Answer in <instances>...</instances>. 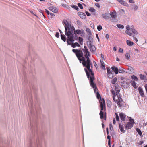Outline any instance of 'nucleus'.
Returning a JSON list of instances; mask_svg holds the SVG:
<instances>
[{
    "label": "nucleus",
    "mask_w": 147,
    "mask_h": 147,
    "mask_svg": "<svg viewBox=\"0 0 147 147\" xmlns=\"http://www.w3.org/2000/svg\"><path fill=\"white\" fill-rule=\"evenodd\" d=\"M140 79L141 80L146 79V76L144 75L140 74Z\"/></svg>",
    "instance_id": "b1692460"
},
{
    "label": "nucleus",
    "mask_w": 147,
    "mask_h": 147,
    "mask_svg": "<svg viewBox=\"0 0 147 147\" xmlns=\"http://www.w3.org/2000/svg\"><path fill=\"white\" fill-rule=\"evenodd\" d=\"M129 121H130L131 123L133 124H134V122L133 119H132L131 117H129Z\"/></svg>",
    "instance_id": "72a5a7b5"
},
{
    "label": "nucleus",
    "mask_w": 147,
    "mask_h": 147,
    "mask_svg": "<svg viewBox=\"0 0 147 147\" xmlns=\"http://www.w3.org/2000/svg\"><path fill=\"white\" fill-rule=\"evenodd\" d=\"M116 115V120L117 121H119V118L118 115L117 113H115Z\"/></svg>",
    "instance_id": "c9c22d12"
},
{
    "label": "nucleus",
    "mask_w": 147,
    "mask_h": 147,
    "mask_svg": "<svg viewBox=\"0 0 147 147\" xmlns=\"http://www.w3.org/2000/svg\"><path fill=\"white\" fill-rule=\"evenodd\" d=\"M105 37L107 39H108L109 37V35L108 34H106Z\"/></svg>",
    "instance_id": "6e6d98bb"
},
{
    "label": "nucleus",
    "mask_w": 147,
    "mask_h": 147,
    "mask_svg": "<svg viewBox=\"0 0 147 147\" xmlns=\"http://www.w3.org/2000/svg\"><path fill=\"white\" fill-rule=\"evenodd\" d=\"M126 28L127 30L125 31V33L130 36H132V34L130 32L131 29V28H130V26L129 25H127L126 26Z\"/></svg>",
    "instance_id": "0eeeda50"
},
{
    "label": "nucleus",
    "mask_w": 147,
    "mask_h": 147,
    "mask_svg": "<svg viewBox=\"0 0 147 147\" xmlns=\"http://www.w3.org/2000/svg\"><path fill=\"white\" fill-rule=\"evenodd\" d=\"M107 138L108 139V141H111V136L109 135H108L107 136Z\"/></svg>",
    "instance_id": "de8ad7c7"
},
{
    "label": "nucleus",
    "mask_w": 147,
    "mask_h": 147,
    "mask_svg": "<svg viewBox=\"0 0 147 147\" xmlns=\"http://www.w3.org/2000/svg\"><path fill=\"white\" fill-rule=\"evenodd\" d=\"M72 51L75 53L80 63H82L83 66L86 67L89 71H92L93 65L89 58L90 53L86 46H84V48L82 50L74 49Z\"/></svg>",
    "instance_id": "f257e3e1"
},
{
    "label": "nucleus",
    "mask_w": 147,
    "mask_h": 147,
    "mask_svg": "<svg viewBox=\"0 0 147 147\" xmlns=\"http://www.w3.org/2000/svg\"><path fill=\"white\" fill-rule=\"evenodd\" d=\"M111 92L113 95V98L114 101L117 103V105L120 107H122V102L123 100L120 97H119L118 95L117 96L115 95V94L114 91L112 90Z\"/></svg>",
    "instance_id": "39448f33"
},
{
    "label": "nucleus",
    "mask_w": 147,
    "mask_h": 147,
    "mask_svg": "<svg viewBox=\"0 0 147 147\" xmlns=\"http://www.w3.org/2000/svg\"><path fill=\"white\" fill-rule=\"evenodd\" d=\"M130 57V55L129 53H127L125 54V57L126 59L129 60Z\"/></svg>",
    "instance_id": "393cba45"
},
{
    "label": "nucleus",
    "mask_w": 147,
    "mask_h": 147,
    "mask_svg": "<svg viewBox=\"0 0 147 147\" xmlns=\"http://www.w3.org/2000/svg\"><path fill=\"white\" fill-rule=\"evenodd\" d=\"M61 39L64 42L66 41V38L65 36L64 35L61 34Z\"/></svg>",
    "instance_id": "412c9836"
},
{
    "label": "nucleus",
    "mask_w": 147,
    "mask_h": 147,
    "mask_svg": "<svg viewBox=\"0 0 147 147\" xmlns=\"http://www.w3.org/2000/svg\"><path fill=\"white\" fill-rule=\"evenodd\" d=\"M117 26L119 28L123 29L124 28L123 26L121 24H117Z\"/></svg>",
    "instance_id": "7c9ffc66"
},
{
    "label": "nucleus",
    "mask_w": 147,
    "mask_h": 147,
    "mask_svg": "<svg viewBox=\"0 0 147 147\" xmlns=\"http://www.w3.org/2000/svg\"><path fill=\"white\" fill-rule=\"evenodd\" d=\"M115 91L117 92H116V94L117 95V94H118L119 93L120 91V87L119 86L117 85L115 86Z\"/></svg>",
    "instance_id": "ddd939ff"
},
{
    "label": "nucleus",
    "mask_w": 147,
    "mask_h": 147,
    "mask_svg": "<svg viewBox=\"0 0 147 147\" xmlns=\"http://www.w3.org/2000/svg\"><path fill=\"white\" fill-rule=\"evenodd\" d=\"M143 143V142L142 141H140L139 142V144L140 145H141Z\"/></svg>",
    "instance_id": "052dcab7"
},
{
    "label": "nucleus",
    "mask_w": 147,
    "mask_h": 147,
    "mask_svg": "<svg viewBox=\"0 0 147 147\" xmlns=\"http://www.w3.org/2000/svg\"><path fill=\"white\" fill-rule=\"evenodd\" d=\"M107 74L111 72V71L110 69V68L108 67V68H107Z\"/></svg>",
    "instance_id": "a19ab883"
},
{
    "label": "nucleus",
    "mask_w": 147,
    "mask_h": 147,
    "mask_svg": "<svg viewBox=\"0 0 147 147\" xmlns=\"http://www.w3.org/2000/svg\"><path fill=\"white\" fill-rule=\"evenodd\" d=\"M119 73H122L124 72V71L121 68L119 69Z\"/></svg>",
    "instance_id": "79ce46f5"
},
{
    "label": "nucleus",
    "mask_w": 147,
    "mask_h": 147,
    "mask_svg": "<svg viewBox=\"0 0 147 147\" xmlns=\"http://www.w3.org/2000/svg\"><path fill=\"white\" fill-rule=\"evenodd\" d=\"M86 31L89 34H91V31L89 28H86Z\"/></svg>",
    "instance_id": "58836bf2"
},
{
    "label": "nucleus",
    "mask_w": 147,
    "mask_h": 147,
    "mask_svg": "<svg viewBox=\"0 0 147 147\" xmlns=\"http://www.w3.org/2000/svg\"><path fill=\"white\" fill-rule=\"evenodd\" d=\"M78 7L81 9H83V7L82 6V5L80 3H78Z\"/></svg>",
    "instance_id": "4c0bfd02"
},
{
    "label": "nucleus",
    "mask_w": 147,
    "mask_h": 147,
    "mask_svg": "<svg viewBox=\"0 0 147 147\" xmlns=\"http://www.w3.org/2000/svg\"><path fill=\"white\" fill-rule=\"evenodd\" d=\"M97 98L99 99L100 98V106L101 110L99 113L100 118L101 119H103L105 121L106 119V114L105 112V104L104 99L103 98L102 101L100 96L98 92H96Z\"/></svg>",
    "instance_id": "7ed1b4c3"
},
{
    "label": "nucleus",
    "mask_w": 147,
    "mask_h": 147,
    "mask_svg": "<svg viewBox=\"0 0 147 147\" xmlns=\"http://www.w3.org/2000/svg\"><path fill=\"white\" fill-rule=\"evenodd\" d=\"M136 131L138 133L139 135L141 136L142 134V133L140 130L139 129L137 128L136 129Z\"/></svg>",
    "instance_id": "c756f323"
},
{
    "label": "nucleus",
    "mask_w": 147,
    "mask_h": 147,
    "mask_svg": "<svg viewBox=\"0 0 147 147\" xmlns=\"http://www.w3.org/2000/svg\"><path fill=\"white\" fill-rule=\"evenodd\" d=\"M113 50L114 51H116V50H117V49H116V47H113Z\"/></svg>",
    "instance_id": "69168bd1"
},
{
    "label": "nucleus",
    "mask_w": 147,
    "mask_h": 147,
    "mask_svg": "<svg viewBox=\"0 0 147 147\" xmlns=\"http://www.w3.org/2000/svg\"><path fill=\"white\" fill-rule=\"evenodd\" d=\"M45 11L48 15H49L50 14L49 12L47 9H45Z\"/></svg>",
    "instance_id": "8fccbe9b"
},
{
    "label": "nucleus",
    "mask_w": 147,
    "mask_h": 147,
    "mask_svg": "<svg viewBox=\"0 0 147 147\" xmlns=\"http://www.w3.org/2000/svg\"><path fill=\"white\" fill-rule=\"evenodd\" d=\"M79 16L82 19H85L86 17L85 14L82 12L80 13Z\"/></svg>",
    "instance_id": "dca6fc26"
},
{
    "label": "nucleus",
    "mask_w": 147,
    "mask_h": 147,
    "mask_svg": "<svg viewBox=\"0 0 147 147\" xmlns=\"http://www.w3.org/2000/svg\"><path fill=\"white\" fill-rule=\"evenodd\" d=\"M119 52H121L122 53L123 52V49H122V48H120L119 49Z\"/></svg>",
    "instance_id": "4d7b16f0"
},
{
    "label": "nucleus",
    "mask_w": 147,
    "mask_h": 147,
    "mask_svg": "<svg viewBox=\"0 0 147 147\" xmlns=\"http://www.w3.org/2000/svg\"><path fill=\"white\" fill-rule=\"evenodd\" d=\"M109 129L111 131H112L113 129V126L111 123H110L109 124Z\"/></svg>",
    "instance_id": "ea45409f"
},
{
    "label": "nucleus",
    "mask_w": 147,
    "mask_h": 147,
    "mask_svg": "<svg viewBox=\"0 0 147 147\" xmlns=\"http://www.w3.org/2000/svg\"><path fill=\"white\" fill-rule=\"evenodd\" d=\"M117 78L116 77H115L113 79L111 80V83L112 84H115L117 81Z\"/></svg>",
    "instance_id": "a878e982"
},
{
    "label": "nucleus",
    "mask_w": 147,
    "mask_h": 147,
    "mask_svg": "<svg viewBox=\"0 0 147 147\" xmlns=\"http://www.w3.org/2000/svg\"><path fill=\"white\" fill-rule=\"evenodd\" d=\"M108 144L109 147H111V141H108Z\"/></svg>",
    "instance_id": "13d9d810"
},
{
    "label": "nucleus",
    "mask_w": 147,
    "mask_h": 147,
    "mask_svg": "<svg viewBox=\"0 0 147 147\" xmlns=\"http://www.w3.org/2000/svg\"><path fill=\"white\" fill-rule=\"evenodd\" d=\"M129 2L130 3H134V1L133 0H129Z\"/></svg>",
    "instance_id": "bf43d9fd"
},
{
    "label": "nucleus",
    "mask_w": 147,
    "mask_h": 147,
    "mask_svg": "<svg viewBox=\"0 0 147 147\" xmlns=\"http://www.w3.org/2000/svg\"><path fill=\"white\" fill-rule=\"evenodd\" d=\"M83 39L82 38L80 37H79V43H80V44H81L82 45V43H83Z\"/></svg>",
    "instance_id": "bb28decb"
},
{
    "label": "nucleus",
    "mask_w": 147,
    "mask_h": 147,
    "mask_svg": "<svg viewBox=\"0 0 147 147\" xmlns=\"http://www.w3.org/2000/svg\"><path fill=\"white\" fill-rule=\"evenodd\" d=\"M84 70L86 73L87 77L88 79H90V84L92 88L94 89V91L95 92L98 90V89L96 87V84L94 83L93 81L94 80V74L92 71L88 72L87 69L84 68Z\"/></svg>",
    "instance_id": "20e7f679"
},
{
    "label": "nucleus",
    "mask_w": 147,
    "mask_h": 147,
    "mask_svg": "<svg viewBox=\"0 0 147 147\" xmlns=\"http://www.w3.org/2000/svg\"><path fill=\"white\" fill-rule=\"evenodd\" d=\"M98 30L99 31H100L102 28V27L101 25H99L97 27Z\"/></svg>",
    "instance_id": "e433bc0d"
},
{
    "label": "nucleus",
    "mask_w": 147,
    "mask_h": 147,
    "mask_svg": "<svg viewBox=\"0 0 147 147\" xmlns=\"http://www.w3.org/2000/svg\"><path fill=\"white\" fill-rule=\"evenodd\" d=\"M134 50L135 51L138 53L139 52V50L137 49H135Z\"/></svg>",
    "instance_id": "774afa93"
},
{
    "label": "nucleus",
    "mask_w": 147,
    "mask_h": 147,
    "mask_svg": "<svg viewBox=\"0 0 147 147\" xmlns=\"http://www.w3.org/2000/svg\"><path fill=\"white\" fill-rule=\"evenodd\" d=\"M107 14H103L102 15V16L104 19H107L109 18V17L108 16H107Z\"/></svg>",
    "instance_id": "cd10ccee"
},
{
    "label": "nucleus",
    "mask_w": 147,
    "mask_h": 147,
    "mask_svg": "<svg viewBox=\"0 0 147 147\" xmlns=\"http://www.w3.org/2000/svg\"><path fill=\"white\" fill-rule=\"evenodd\" d=\"M86 13L88 16H89L90 15V14L87 11L86 12Z\"/></svg>",
    "instance_id": "603ef678"
},
{
    "label": "nucleus",
    "mask_w": 147,
    "mask_h": 147,
    "mask_svg": "<svg viewBox=\"0 0 147 147\" xmlns=\"http://www.w3.org/2000/svg\"><path fill=\"white\" fill-rule=\"evenodd\" d=\"M71 46L73 48H74L76 47L75 45V43H72V44L71 45Z\"/></svg>",
    "instance_id": "5fc2aeb1"
},
{
    "label": "nucleus",
    "mask_w": 147,
    "mask_h": 147,
    "mask_svg": "<svg viewBox=\"0 0 147 147\" xmlns=\"http://www.w3.org/2000/svg\"><path fill=\"white\" fill-rule=\"evenodd\" d=\"M133 39L135 40L136 42H137L138 41V40L137 39V38L135 37L134 36H133Z\"/></svg>",
    "instance_id": "a18cd8bd"
},
{
    "label": "nucleus",
    "mask_w": 147,
    "mask_h": 147,
    "mask_svg": "<svg viewBox=\"0 0 147 147\" xmlns=\"http://www.w3.org/2000/svg\"><path fill=\"white\" fill-rule=\"evenodd\" d=\"M113 123L114 124H115V123H116V121H115V118H114L113 119Z\"/></svg>",
    "instance_id": "864d4df0"
},
{
    "label": "nucleus",
    "mask_w": 147,
    "mask_h": 147,
    "mask_svg": "<svg viewBox=\"0 0 147 147\" xmlns=\"http://www.w3.org/2000/svg\"><path fill=\"white\" fill-rule=\"evenodd\" d=\"M75 46H77L79 47H80V45L77 42H76L75 43Z\"/></svg>",
    "instance_id": "37998d69"
},
{
    "label": "nucleus",
    "mask_w": 147,
    "mask_h": 147,
    "mask_svg": "<svg viewBox=\"0 0 147 147\" xmlns=\"http://www.w3.org/2000/svg\"><path fill=\"white\" fill-rule=\"evenodd\" d=\"M96 5L97 7L98 8H100V6L99 4L98 3H97L96 4Z\"/></svg>",
    "instance_id": "e2e57ef3"
},
{
    "label": "nucleus",
    "mask_w": 147,
    "mask_h": 147,
    "mask_svg": "<svg viewBox=\"0 0 147 147\" xmlns=\"http://www.w3.org/2000/svg\"><path fill=\"white\" fill-rule=\"evenodd\" d=\"M138 9V7L136 5H135L134 7V10H136L137 9Z\"/></svg>",
    "instance_id": "09e8293b"
},
{
    "label": "nucleus",
    "mask_w": 147,
    "mask_h": 147,
    "mask_svg": "<svg viewBox=\"0 0 147 147\" xmlns=\"http://www.w3.org/2000/svg\"><path fill=\"white\" fill-rule=\"evenodd\" d=\"M49 9L50 10L55 13H56L58 11L56 7L53 6L49 7Z\"/></svg>",
    "instance_id": "1a4fd4ad"
},
{
    "label": "nucleus",
    "mask_w": 147,
    "mask_h": 147,
    "mask_svg": "<svg viewBox=\"0 0 147 147\" xmlns=\"http://www.w3.org/2000/svg\"><path fill=\"white\" fill-rule=\"evenodd\" d=\"M89 11L90 12H94L96 11L95 9L93 7H91L89 9Z\"/></svg>",
    "instance_id": "473e14b6"
},
{
    "label": "nucleus",
    "mask_w": 147,
    "mask_h": 147,
    "mask_svg": "<svg viewBox=\"0 0 147 147\" xmlns=\"http://www.w3.org/2000/svg\"><path fill=\"white\" fill-rule=\"evenodd\" d=\"M96 37L97 39H98V41H99V37L98 36V35L97 34H96Z\"/></svg>",
    "instance_id": "0e129e2a"
},
{
    "label": "nucleus",
    "mask_w": 147,
    "mask_h": 147,
    "mask_svg": "<svg viewBox=\"0 0 147 147\" xmlns=\"http://www.w3.org/2000/svg\"><path fill=\"white\" fill-rule=\"evenodd\" d=\"M131 31L135 35H137L138 34V33L134 29L133 26H131Z\"/></svg>",
    "instance_id": "2eb2a0df"
},
{
    "label": "nucleus",
    "mask_w": 147,
    "mask_h": 147,
    "mask_svg": "<svg viewBox=\"0 0 147 147\" xmlns=\"http://www.w3.org/2000/svg\"><path fill=\"white\" fill-rule=\"evenodd\" d=\"M108 74V76L109 78H110L111 79L112 78H113V75L112 72L109 73V74Z\"/></svg>",
    "instance_id": "c85d7f7f"
},
{
    "label": "nucleus",
    "mask_w": 147,
    "mask_h": 147,
    "mask_svg": "<svg viewBox=\"0 0 147 147\" xmlns=\"http://www.w3.org/2000/svg\"><path fill=\"white\" fill-rule=\"evenodd\" d=\"M145 88L146 89V91L147 92V84L145 86Z\"/></svg>",
    "instance_id": "338daca9"
},
{
    "label": "nucleus",
    "mask_w": 147,
    "mask_h": 147,
    "mask_svg": "<svg viewBox=\"0 0 147 147\" xmlns=\"http://www.w3.org/2000/svg\"><path fill=\"white\" fill-rule=\"evenodd\" d=\"M76 32V33L78 34H80L82 33L81 31L80 30H77Z\"/></svg>",
    "instance_id": "f704fd0d"
},
{
    "label": "nucleus",
    "mask_w": 147,
    "mask_h": 147,
    "mask_svg": "<svg viewBox=\"0 0 147 147\" xmlns=\"http://www.w3.org/2000/svg\"><path fill=\"white\" fill-rule=\"evenodd\" d=\"M110 14L112 18H114L116 17V14L115 12H112Z\"/></svg>",
    "instance_id": "4be33fe9"
},
{
    "label": "nucleus",
    "mask_w": 147,
    "mask_h": 147,
    "mask_svg": "<svg viewBox=\"0 0 147 147\" xmlns=\"http://www.w3.org/2000/svg\"><path fill=\"white\" fill-rule=\"evenodd\" d=\"M63 24L64 25L65 34L68 38L67 40V45H71L72 43L69 42V41L73 42L74 41L73 34L74 32V34H75L74 27L73 26H72L71 24L68 22L66 20H63Z\"/></svg>",
    "instance_id": "f03ea898"
},
{
    "label": "nucleus",
    "mask_w": 147,
    "mask_h": 147,
    "mask_svg": "<svg viewBox=\"0 0 147 147\" xmlns=\"http://www.w3.org/2000/svg\"><path fill=\"white\" fill-rule=\"evenodd\" d=\"M101 57L102 58V59H101L100 60H103V61L105 59L104 58V56L102 54V53L101 54Z\"/></svg>",
    "instance_id": "c03bdc74"
},
{
    "label": "nucleus",
    "mask_w": 147,
    "mask_h": 147,
    "mask_svg": "<svg viewBox=\"0 0 147 147\" xmlns=\"http://www.w3.org/2000/svg\"><path fill=\"white\" fill-rule=\"evenodd\" d=\"M127 44L129 46H132L133 45L134 43L133 42L127 40L126 41Z\"/></svg>",
    "instance_id": "a211bd4d"
},
{
    "label": "nucleus",
    "mask_w": 147,
    "mask_h": 147,
    "mask_svg": "<svg viewBox=\"0 0 147 147\" xmlns=\"http://www.w3.org/2000/svg\"><path fill=\"white\" fill-rule=\"evenodd\" d=\"M139 92L140 95L142 97H144V91L142 90V88L141 87H139L138 88Z\"/></svg>",
    "instance_id": "f8f14e48"
},
{
    "label": "nucleus",
    "mask_w": 147,
    "mask_h": 147,
    "mask_svg": "<svg viewBox=\"0 0 147 147\" xmlns=\"http://www.w3.org/2000/svg\"><path fill=\"white\" fill-rule=\"evenodd\" d=\"M132 85L135 88H137V86L136 84V83L134 81L131 80L130 82Z\"/></svg>",
    "instance_id": "f3484780"
},
{
    "label": "nucleus",
    "mask_w": 147,
    "mask_h": 147,
    "mask_svg": "<svg viewBox=\"0 0 147 147\" xmlns=\"http://www.w3.org/2000/svg\"><path fill=\"white\" fill-rule=\"evenodd\" d=\"M88 45L91 52L94 53L96 52L95 47L94 45H92L91 42H90L89 45Z\"/></svg>",
    "instance_id": "423d86ee"
},
{
    "label": "nucleus",
    "mask_w": 147,
    "mask_h": 147,
    "mask_svg": "<svg viewBox=\"0 0 147 147\" xmlns=\"http://www.w3.org/2000/svg\"><path fill=\"white\" fill-rule=\"evenodd\" d=\"M100 62L101 64V67L104 70H105V65L103 61V60H100Z\"/></svg>",
    "instance_id": "aec40b11"
},
{
    "label": "nucleus",
    "mask_w": 147,
    "mask_h": 147,
    "mask_svg": "<svg viewBox=\"0 0 147 147\" xmlns=\"http://www.w3.org/2000/svg\"><path fill=\"white\" fill-rule=\"evenodd\" d=\"M71 7L73 8H74L76 10L78 11V10L79 9L78 6H77L72 5L71 6Z\"/></svg>",
    "instance_id": "2f4dec72"
},
{
    "label": "nucleus",
    "mask_w": 147,
    "mask_h": 147,
    "mask_svg": "<svg viewBox=\"0 0 147 147\" xmlns=\"http://www.w3.org/2000/svg\"><path fill=\"white\" fill-rule=\"evenodd\" d=\"M125 125L123 124H119V127L121 131L123 133H125V131L124 130V128Z\"/></svg>",
    "instance_id": "9d476101"
},
{
    "label": "nucleus",
    "mask_w": 147,
    "mask_h": 147,
    "mask_svg": "<svg viewBox=\"0 0 147 147\" xmlns=\"http://www.w3.org/2000/svg\"><path fill=\"white\" fill-rule=\"evenodd\" d=\"M50 14L51 18H52L53 17H54L55 16V14L53 13H51Z\"/></svg>",
    "instance_id": "3c124183"
},
{
    "label": "nucleus",
    "mask_w": 147,
    "mask_h": 147,
    "mask_svg": "<svg viewBox=\"0 0 147 147\" xmlns=\"http://www.w3.org/2000/svg\"><path fill=\"white\" fill-rule=\"evenodd\" d=\"M133 124L130 122L128 123L126 125L125 128L127 129H131L133 127Z\"/></svg>",
    "instance_id": "9b49d317"
},
{
    "label": "nucleus",
    "mask_w": 147,
    "mask_h": 147,
    "mask_svg": "<svg viewBox=\"0 0 147 147\" xmlns=\"http://www.w3.org/2000/svg\"><path fill=\"white\" fill-rule=\"evenodd\" d=\"M131 78L132 79L134 80V81H137L138 80V78H137V77L136 76H135L134 75L131 76Z\"/></svg>",
    "instance_id": "5701e85b"
},
{
    "label": "nucleus",
    "mask_w": 147,
    "mask_h": 147,
    "mask_svg": "<svg viewBox=\"0 0 147 147\" xmlns=\"http://www.w3.org/2000/svg\"><path fill=\"white\" fill-rule=\"evenodd\" d=\"M59 33L58 32H56L55 34V36L57 38H59Z\"/></svg>",
    "instance_id": "49530a36"
},
{
    "label": "nucleus",
    "mask_w": 147,
    "mask_h": 147,
    "mask_svg": "<svg viewBox=\"0 0 147 147\" xmlns=\"http://www.w3.org/2000/svg\"><path fill=\"white\" fill-rule=\"evenodd\" d=\"M112 70L114 71V72L116 74H117L118 73V69L115 67V66H113L111 67Z\"/></svg>",
    "instance_id": "4468645a"
},
{
    "label": "nucleus",
    "mask_w": 147,
    "mask_h": 147,
    "mask_svg": "<svg viewBox=\"0 0 147 147\" xmlns=\"http://www.w3.org/2000/svg\"><path fill=\"white\" fill-rule=\"evenodd\" d=\"M120 118L123 121H124L125 120L126 115L123 113H120L119 114Z\"/></svg>",
    "instance_id": "6e6552de"
},
{
    "label": "nucleus",
    "mask_w": 147,
    "mask_h": 147,
    "mask_svg": "<svg viewBox=\"0 0 147 147\" xmlns=\"http://www.w3.org/2000/svg\"><path fill=\"white\" fill-rule=\"evenodd\" d=\"M39 11L40 13H42V15L44 16V17H45L44 16V15L42 11L41 10H40V9H39Z\"/></svg>",
    "instance_id": "680f3d73"
},
{
    "label": "nucleus",
    "mask_w": 147,
    "mask_h": 147,
    "mask_svg": "<svg viewBox=\"0 0 147 147\" xmlns=\"http://www.w3.org/2000/svg\"><path fill=\"white\" fill-rule=\"evenodd\" d=\"M120 4L123 5H126V3L123 0H117Z\"/></svg>",
    "instance_id": "6ab92c4d"
}]
</instances>
